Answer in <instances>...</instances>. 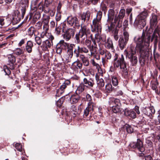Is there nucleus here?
<instances>
[{"label":"nucleus","mask_w":160,"mask_h":160,"mask_svg":"<svg viewBox=\"0 0 160 160\" xmlns=\"http://www.w3.org/2000/svg\"><path fill=\"white\" fill-rule=\"evenodd\" d=\"M90 34V29L87 25L83 23L81 24V28L79 32L76 34L75 37V42L77 44L85 45L87 47L91 45V41L88 38V35Z\"/></svg>","instance_id":"obj_1"},{"label":"nucleus","mask_w":160,"mask_h":160,"mask_svg":"<svg viewBox=\"0 0 160 160\" xmlns=\"http://www.w3.org/2000/svg\"><path fill=\"white\" fill-rule=\"evenodd\" d=\"M102 16V12L100 11H98L96 17L92 21V25H91V31L93 32H96L95 38L98 41H100V37L99 35V32L101 31L102 26L101 19Z\"/></svg>","instance_id":"obj_2"},{"label":"nucleus","mask_w":160,"mask_h":160,"mask_svg":"<svg viewBox=\"0 0 160 160\" xmlns=\"http://www.w3.org/2000/svg\"><path fill=\"white\" fill-rule=\"evenodd\" d=\"M147 13L146 12H142L140 13L136 18L133 23L134 26L138 28H142L146 25V18Z\"/></svg>","instance_id":"obj_3"},{"label":"nucleus","mask_w":160,"mask_h":160,"mask_svg":"<svg viewBox=\"0 0 160 160\" xmlns=\"http://www.w3.org/2000/svg\"><path fill=\"white\" fill-rule=\"evenodd\" d=\"M114 62L113 65L115 68H118L120 67L121 69L122 70V71H125V73H128L127 70L126 63L124 61V56L122 54L121 57L118 58V57H116L114 59Z\"/></svg>","instance_id":"obj_4"},{"label":"nucleus","mask_w":160,"mask_h":160,"mask_svg":"<svg viewBox=\"0 0 160 160\" xmlns=\"http://www.w3.org/2000/svg\"><path fill=\"white\" fill-rule=\"evenodd\" d=\"M109 103L110 106L112 107V110L114 113H117L121 112V105L119 99L111 97L109 98Z\"/></svg>","instance_id":"obj_5"},{"label":"nucleus","mask_w":160,"mask_h":160,"mask_svg":"<svg viewBox=\"0 0 160 160\" xmlns=\"http://www.w3.org/2000/svg\"><path fill=\"white\" fill-rule=\"evenodd\" d=\"M108 18L107 20V22L110 23V25L109 26L107 24H106V26L109 31L112 30L114 26H116V23H114V18L115 17V12L113 9H109L108 12Z\"/></svg>","instance_id":"obj_6"},{"label":"nucleus","mask_w":160,"mask_h":160,"mask_svg":"<svg viewBox=\"0 0 160 160\" xmlns=\"http://www.w3.org/2000/svg\"><path fill=\"white\" fill-rule=\"evenodd\" d=\"M136 49L137 50V48L135 49L134 47H131L130 50L127 52V57L130 59V61L132 66L136 65L138 62L137 57L134 55L136 53ZM137 51L139 52L138 51Z\"/></svg>","instance_id":"obj_7"},{"label":"nucleus","mask_w":160,"mask_h":160,"mask_svg":"<svg viewBox=\"0 0 160 160\" xmlns=\"http://www.w3.org/2000/svg\"><path fill=\"white\" fill-rule=\"evenodd\" d=\"M125 13V10H120L118 15H115L114 20V23H116V27L120 28L122 26V21Z\"/></svg>","instance_id":"obj_8"},{"label":"nucleus","mask_w":160,"mask_h":160,"mask_svg":"<svg viewBox=\"0 0 160 160\" xmlns=\"http://www.w3.org/2000/svg\"><path fill=\"white\" fill-rule=\"evenodd\" d=\"M67 24L70 26H72L74 25L78 29L81 27V24H80L79 21L76 17L69 16L67 18Z\"/></svg>","instance_id":"obj_9"},{"label":"nucleus","mask_w":160,"mask_h":160,"mask_svg":"<svg viewBox=\"0 0 160 160\" xmlns=\"http://www.w3.org/2000/svg\"><path fill=\"white\" fill-rule=\"evenodd\" d=\"M75 34V29L69 28L65 30L62 36L63 38L66 41H69Z\"/></svg>","instance_id":"obj_10"},{"label":"nucleus","mask_w":160,"mask_h":160,"mask_svg":"<svg viewBox=\"0 0 160 160\" xmlns=\"http://www.w3.org/2000/svg\"><path fill=\"white\" fill-rule=\"evenodd\" d=\"M129 145L132 148H137L139 151L142 152H143L145 150L142 142L139 139H137V141L136 142H131L130 144Z\"/></svg>","instance_id":"obj_11"},{"label":"nucleus","mask_w":160,"mask_h":160,"mask_svg":"<svg viewBox=\"0 0 160 160\" xmlns=\"http://www.w3.org/2000/svg\"><path fill=\"white\" fill-rule=\"evenodd\" d=\"M28 0H21L19 3L18 8L21 11L22 18L24 17L26 9L28 6Z\"/></svg>","instance_id":"obj_12"},{"label":"nucleus","mask_w":160,"mask_h":160,"mask_svg":"<svg viewBox=\"0 0 160 160\" xmlns=\"http://www.w3.org/2000/svg\"><path fill=\"white\" fill-rule=\"evenodd\" d=\"M70 83V82L69 80L65 81L61 85L60 88L57 90L56 96L59 97L64 92V90L67 86H68Z\"/></svg>","instance_id":"obj_13"},{"label":"nucleus","mask_w":160,"mask_h":160,"mask_svg":"<svg viewBox=\"0 0 160 160\" xmlns=\"http://www.w3.org/2000/svg\"><path fill=\"white\" fill-rule=\"evenodd\" d=\"M88 52L89 50L87 48L85 47H80V46L78 45L77 49L76 48L74 50L73 53L75 56L77 58L79 57L80 53H88Z\"/></svg>","instance_id":"obj_14"},{"label":"nucleus","mask_w":160,"mask_h":160,"mask_svg":"<svg viewBox=\"0 0 160 160\" xmlns=\"http://www.w3.org/2000/svg\"><path fill=\"white\" fill-rule=\"evenodd\" d=\"M50 17L48 15H44L42 19V24H43V29L45 30H48L49 29V22Z\"/></svg>","instance_id":"obj_15"},{"label":"nucleus","mask_w":160,"mask_h":160,"mask_svg":"<svg viewBox=\"0 0 160 160\" xmlns=\"http://www.w3.org/2000/svg\"><path fill=\"white\" fill-rule=\"evenodd\" d=\"M82 83L86 88L92 87L93 86L94 83L93 79L90 78L88 79L84 78Z\"/></svg>","instance_id":"obj_16"},{"label":"nucleus","mask_w":160,"mask_h":160,"mask_svg":"<svg viewBox=\"0 0 160 160\" xmlns=\"http://www.w3.org/2000/svg\"><path fill=\"white\" fill-rule=\"evenodd\" d=\"M8 57L9 62L8 65H10V69L13 70L14 68V64L16 61L15 58L12 54L8 55Z\"/></svg>","instance_id":"obj_17"},{"label":"nucleus","mask_w":160,"mask_h":160,"mask_svg":"<svg viewBox=\"0 0 160 160\" xmlns=\"http://www.w3.org/2000/svg\"><path fill=\"white\" fill-rule=\"evenodd\" d=\"M90 13L89 11H87L86 12H84L81 15V19L82 20L81 24L83 23L84 24V22L86 21H88L90 19ZM88 26V24H87Z\"/></svg>","instance_id":"obj_18"},{"label":"nucleus","mask_w":160,"mask_h":160,"mask_svg":"<svg viewBox=\"0 0 160 160\" xmlns=\"http://www.w3.org/2000/svg\"><path fill=\"white\" fill-rule=\"evenodd\" d=\"M125 115L132 118H135L136 117V113L132 110L125 109L124 110Z\"/></svg>","instance_id":"obj_19"},{"label":"nucleus","mask_w":160,"mask_h":160,"mask_svg":"<svg viewBox=\"0 0 160 160\" xmlns=\"http://www.w3.org/2000/svg\"><path fill=\"white\" fill-rule=\"evenodd\" d=\"M12 20L13 22L14 21L15 23H17L20 20V13L18 10L14 11L12 14Z\"/></svg>","instance_id":"obj_20"},{"label":"nucleus","mask_w":160,"mask_h":160,"mask_svg":"<svg viewBox=\"0 0 160 160\" xmlns=\"http://www.w3.org/2000/svg\"><path fill=\"white\" fill-rule=\"evenodd\" d=\"M80 98V96L76 93V94L72 95L70 98V101L71 103L74 104L78 102Z\"/></svg>","instance_id":"obj_21"},{"label":"nucleus","mask_w":160,"mask_h":160,"mask_svg":"<svg viewBox=\"0 0 160 160\" xmlns=\"http://www.w3.org/2000/svg\"><path fill=\"white\" fill-rule=\"evenodd\" d=\"M144 112L145 114L151 118L152 114L154 113L155 111L153 108L150 107L146 108L144 111Z\"/></svg>","instance_id":"obj_22"},{"label":"nucleus","mask_w":160,"mask_h":160,"mask_svg":"<svg viewBox=\"0 0 160 160\" xmlns=\"http://www.w3.org/2000/svg\"><path fill=\"white\" fill-rule=\"evenodd\" d=\"M128 41L124 39L123 37H121L119 40L118 45L120 48L122 50L126 46Z\"/></svg>","instance_id":"obj_23"},{"label":"nucleus","mask_w":160,"mask_h":160,"mask_svg":"<svg viewBox=\"0 0 160 160\" xmlns=\"http://www.w3.org/2000/svg\"><path fill=\"white\" fill-rule=\"evenodd\" d=\"M33 47V43L31 41H28L25 46V49L29 53H30L32 52V48Z\"/></svg>","instance_id":"obj_24"},{"label":"nucleus","mask_w":160,"mask_h":160,"mask_svg":"<svg viewBox=\"0 0 160 160\" xmlns=\"http://www.w3.org/2000/svg\"><path fill=\"white\" fill-rule=\"evenodd\" d=\"M95 78L96 81H97V83L98 86L99 88H102L104 86V80L102 79H99L98 76L97 74L95 75Z\"/></svg>","instance_id":"obj_25"},{"label":"nucleus","mask_w":160,"mask_h":160,"mask_svg":"<svg viewBox=\"0 0 160 160\" xmlns=\"http://www.w3.org/2000/svg\"><path fill=\"white\" fill-rule=\"evenodd\" d=\"M105 45L106 48L108 49H113V48L112 42L110 38L107 39V41L105 43Z\"/></svg>","instance_id":"obj_26"},{"label":"nucleus","mask_w":160,"mask_h":160,"mask_svg":"<svg viewBox=\"0 0 160 160\" xmlns=\"http://www.w3.org/2000/svg\"><path fill=\"white\" fill-rule=\"evenodd\" d=\"M36 31V29L34 27L31 26L28 29L27 34L31 37L33 34H35V33Z\"/></svg>","instance_id":"obj_27"},{"label":"nucleus","mask_w":160,"mask_h":160,"mask_svg":"<svg viewBox=\"0 0 160 160\" xmlns=\"http://www.w3.org/2000/svg\"><path fill=\"white\" fill-rule=\"evenodd\" d=\"M68 43L65 42L64 40H61L57 44L58 47H60L62 49H65L67 45H68Z\"/></svg>","instance_id":"obj_28"},{"label":"nucleus","mask_w":160,"mask_h":160,"mask_svg":"<svg viewBox=\"0 0 160 160\" xmlns=\"http://www.w3.org/2000/svg\"><path fill=\"white\" fill-rule=\"evenodd\" d=\"M157 22V16L155 15H152V18L150 20L151 26L153 28L156 25Z\"/></svg>","instance_id":"obj_29"},{"label":"nucleus","mask_w":160,"mask_h":160,"mask_svg":"<svg viewBox=\"0 0 160 160\" xmlns=\"http://www.w3.org/2000/svg\"><path fill=\"white\" fill-rule=\"evenodd\" d=\"M13 54L18 56H20L24 54V51L20 48H17L13 51Z\"/></svg>","instance_id":"obj_30"},{"label":"nucleus","mask_w":160,"mask_h":160,"mask_svg":"<svg viewBox=\"0 0 160 160\" xmlns=\"http://www.w3.org/2000/svg\"><path fill=\"white\" fill-rule=\"evenodd\" d=\"M85 87L81 82L77 88L76 91V93L80 94L82 92L84 91Z\"/></svg>","instance_id":"obj_31"},{"label":"nucleus","mask_w":160,"mask_h":160,"mask_svg":"<svg viewBox=\"0 0 160 160\" xmlns=\"http://www.w3.org/2000/svg\"><path fill=\"white\" fill-rule=\"evenodd\" d=\"M40 0H33L31 2V7L32 9L36 11L37 10V4Z\"/></svg>","instance_id":"obj_32"},{"label":"nucleus","mask_w":160,"mask_h":160,"mask_svg":"<svg viewBox=\"0 0 160 160\" xmlns=\"http://www.w3.org/2000/svg\"><path fill=\"white\" fill-rule=\"evenodd\" d=\"M73 64V66L76 67V68L77 69H81L82 68V63L78 60L74 62Z\"/></svg>","instance_id":"obj_33"},{"label":"nucleus","mask_w":160,"mask_h":160,"mask_svg":"<svg viewBox=\"0 0 160 160\" xmlns=\"http://www.w3.org/2000/svg\"><path fill=\"white\" fill-rule=\"evenodd\" d=\"M34 39L36 43L39 46L41 45L42 42V38L41 37L38 36L37 35H35L34 34Z\"/></svg>","instance_id":"obj_34"},{"label":"nucleus","mask_w":160,"mask_h":160,"mask_svg":"<svg viewBox=\"0 0 160 160\" xmlns=\"http://www.w3.org/2000/svg\"><path fill=\"white\" fill-rule=\"evenodd\" d=\"M42 46L43 47H45L46 48H48L51 47V44L48 40L46 39V40L42 42Z\"/></svg>","instance_id":"obj_35"},{"label":"nucleus","mask_w":160,"mask_h":160,"mask_svg":"<svg viewBox=\"0 0 160 160\" xmlns=\"http://www.w3.org/2000/svg\"><path fill=\"white\" fill-rule=\"evenodd\" d=\"M124 128H125L127 132L128 133H131L133 132V129L132 128L131 126L128 124H126L124 126Z\"/></svg>","instance_id":"obj_36"},{"label":"nucleus","mask_w":160,"mask_h":160,"mask_svg":"<svg viewBox=\"0 0 160 160\" xmlns=\"http://www.w3.org/2000/svg\"><path fill=\"white\" fill-rule=\"evenodd\" d=\"M43 31L41 32L40 34V36L41 38L42 39H46L48 38L47 37V34L48 33H47V31L48 30H43Z\"/></svg>","instance_id":"obj_37"},{"label":"nucleus","mask_w":160,"mask_h":160,"mask_svg":"<svg viewBox=\"0 0 160 160\" xmlns=\"http://www.w3.org/2000/svg\"><path fill=\"white\" fill-rule=\"evenodd\" d=\"M105 90L106 92L110 93L112 91V85L111 84H108L105 86Z\"/></svg>","instance_id":"obj_38"},{"label":"nucleus","mask_w":160,"mask_h":160,"mask_svg":"<svg viewBox=\"0 0 160 160\" xmlns=\"http://www.w3.org/2000/svg\"><path fill=\"white\" fill-rule=\"evenodd\" d=\"M64 98L65 97H62L57 102L56 104L57 106L60 107L61 106L63 103Z\"/></svg>","instance_id":"obj_39"},{"label":"nucleus","mask_w":160,"mask_h":160,"mask_svg":"<svg viewBox=\"0 0 160 160\" xmlns=\"http://www.w3.org/2000/svg\"><path fill=\"white\" fill-rule=\"evenodd\" d=\"M112 83L114 86H116L118 84V81L117 77L113 76L112 77Z\"/></svg>","instance_id":"obj_40"},{"label":"nucleus","mask_w":160,"mask_h":160,"mask_svg":"<svg viewBox=\"0 0 160 160\" xmlns=\"http://www.w3.org/2000/svg\"><path fill=\"white\" fill-rule=\"evenodd\" d=\"M3 71L6 75H9L11 73V71L10 70L6 65H5L3 67Z\"/></svg>","instance_id":"obj_41"},{"label":"nucleus","mask_w":160,"mask_h":160,"mask_svg":"<svg viewBox=\"0 0 160 160\" xmlns=\"http://www.w3.org/2000/svg\"><path fill=\"white\" fill-rule=\"evenodd\" d=\"M62 30V27L60 26H57V23L56 24V27L55 28V32L57 35L60 34Z\"/></svg>","instance_id":"obj_42"},{"label":"nucleus","mask_w":160,"mask_h":160,"mask_svg":"<svg viewBox=\"0 0 160 160\" xmlns=\"http://www.w3.org/2000/svg\"><path fill=\"white\" fill-rule=\"evenodd\" d=\"M118 30L116 29L113 32V37L115 40L117 41L118 39Z\"/></svg>","instance_id":"obj_43"},{"label":"nucleus","mask_w":160,"mask_h":160,"mask_svg":"<svg viewBox=\"0 0 160 160\" xmlns=\"http://www.w3.org/2000/svg\"><path fill=\"white\" fill-rule=\"evenodd\" d=\"M75 46V45L73 44L68 43V45L66 47L67 48V51H73V49Z\"/></svg>","instance_id":"obj_44"},{"label":"nucleus","mask_w":160,"mask_h":160,"mask_svg":"<svg viewBox=\"0 0 160 160\" xmlns=\"http://www.w3.org/2000/svg\"><path fill=\"white\" fill-rule=\"evenodd\" d=\"M88 48L90 52V54H89L88 55L90 56H92L94 53V49L95 48V47H94L93 45H92L90 46V47H88Z\"/></svg>","instance_id":"obj_45"},{"label":"nucleus","mask_w":160,"mask_h":160,"mask_svg":"<svg viewBox=\"0 0 160 160\" xmlns=\"http://www.w3.org/2000/svg\"><path fill=\"white\" fill-rule=\"evenodd\" d=\"M118 2V0H115L113 2H111L110 4V8H113L116 6H118V3H117Z\"/></svg>","instance_id":"obj_46"},{"label":"nucleus","mask_w":160,"mask_h":160,"mask_svg":"<svg viewBox=\"0 0 160 160\" xmlns=\"http://www.w3.org/2000/svg\"><path fill=\"white\" fill-rule=\"evenodd\" d=\"M124 36V39L128 41L129 39V34L128 32L126 31H124L123 33Z\"/></svg>","instance_id":"obj_47"},{"label":"nucleus","mask_w":160,"mask_h":160,"mask_svg":"<svg viewBox=\"0 0 160 160\" xmlns=\"http://www.w3.org/2000/svg\"><path fill=\"white\" fill-rule=\"evenodd\" d=\"M15 147L17 150L21 151L22 148V145L19 143H17L15 145Z\"/></svg>","instance_id":"obj_48"},{"label":"nucleus","mask_w":160,"mask_h":160,"mask_svg":"<svg viewBox=\"0 0 160 160\" xmlns=\"http://www.w3.org/2000/svg\"><path fill=\"white\" fill-rule=\"evenodd\" d=\"M93 103L92 102H88V107L86 108L89 111L93 110Z\"/></svg>","instance_id":"obj_49"},{"label":"nucleus","mask_w":160,"mask_h":160,"mask_svg":"<svg viewBox=\"0 0 160 160\" xmlns=\"http://www.w3.org/2000/svg\"><path fill=\"white\" fill-rule=\"evenodd\" d=\"M6 20L3 18L0 19V24L2 26L5 25L6 26H8V24H6Z\"/></svg>","instance_id":"obj_50"},{"label":"nucleus","mask_w":160,"mask_h":160,"mask_svg":"<svg viewBox=\"0 0 160 160\" xmlns=\"http://www.w3.org/2000/svg\"><path fill=\"white\" fill-rule=\"evenodd\" d=\"M83 65L85 66H88L89 64V62L88 59L86 58L82 61Z\"/></svg>","instance_id":"obj_51"},{"label":"nucleus","mask_w":160,"mask_h":160,"mask_svg":"<svg viewBox=\"0 0 160 160\" xmlns=\"http://www.w3.org/2000/svg\"><path fill=\"white\" fill-rule=\"evenodd\" d=\"M104 56L105 58L108 59H110L111 57V53L108 52H105Z\"/></svg>","instance_id":"obj_52"},{"label":"nucleus","mask_w":160,"mask_h":160,"mask_svg":"<svg viewBox=\"0 0 160 160\" xmlns=\"http://www.w3.org/2000/svg\"><path fill=\"white\" fill-rule=\"evenodd\" d=\"M71 109L72 111L73 112V113L74 114L76 115L77 112L76 107L74 105H73L71 106Z\"/></svg>","instance_id":"obj_53"},{"label":"nucleus","mask_w":160,"mask_h":160,"mask_svg":"<svg viewBox=\"0 0 160 160\" xmlns=\"http://www.w3.org/2000/svg\"><path fill=\"white\" fill-rule=\"evenodd\" d=\"M90 111L86 108L84 111L83 117H87Z\"/></svg>","instance_id":"obj_54"},{"label":"nucleus","mask_w":160,"mask_h":160,"mask_svg":"<svg viewBox=\"0 0 160 160\" xmlns=\"http://www.w3.org/2000/svg\"><path fill=\"white\" fill-rule=\"evenodd\" d=\"M91 62L93 66L96 67V68L98 69H99V68H100L99 64L96 63L94 59H92L91 60Z\"/></svg>","instance_id":"obj_55"},{"label":"nucleus","mask_w":160,"mask_h":160,"mask_svg":"<svg viewBox=\"0 0 160 160\" xmlns=\"http://www.w3.org/2000/svg\"><path fill=\"white\" fill-rule=\"evenodd\" d=\"M40 14L38 12H36L33 16L34 18L37 20L40 18Z\"/></svg>","instance_id":"obj_56"},{"label":"nucleus","mask_w":160,"mask_h":160,"mask_svg":"<svg viewBox=\"0 0 160 160\" xmlns=\"http://www.w3.org/2000/svg\"><path fill=\"white\" fill-rule=\"evenodd\" d=\"M38 8L42 11L44 10V6L43 5V3L42 2H40L38 4Z\"/></svg>","instance_id":"obj_57"},{"label":"nucleus","mask_w":160,"mask_h":160,"mask_svg":"<svg viewBox=\"0 0 160 160\" xmlns=\"http://www.w3.org/2000/svg\"><path fill=\"white\" fill-rule=\"evenodd\" d=\"M101 8H102V10L105 11L107 10V7L106 5L103 3V2H102L100 5Z\"/></svg>","instance_id":"obj_58"},{"label":"nucleus","mask_w":160,"mask_h":160,"mask_svg":"<svg viewBox=\"0 0 160 160\" xmlns=\"http://www.w3.org/2000/svg\"><path fill=\"white\" fill-rule=\"evenodd\" d=\"M61 13H57L56 16V20L57 21H58L61 19Z\"/></svg>","instance_id":"obj_59"},{"label":"nucleus","mask_w":160,"mask_h":160,"mask_svg":"<svg viewBox=\"0 0 160 160\" xmlns=\"http://www.w3.org/2000/svg\"><path fill=\"white\" fill-rule=\"evenodd\" d=\"M86 98L87 101L89 102H92V97L89 94H88L86 95Z\"/></svg>","instance_id":"obj_60"},{"label":"nucleus","mask_w":160,"mask_h":160,"mask_svg":"<svg viewBox=\"0 0 160 160\" xmlns=\"http://www.w3.org/2000/svg\"><path fill=\"white\" fill-rule=\"evenodd\" d=\"M57 49H56V52L58 54H60L62 50V49L60 47H58L57 46H56Z\"/></svg>","instance_id":"obj_61"},{"label":"nucleus","mask_w":160,"mask_h":160,"mask_svg":"<svg viewBox=\"0 0 160 160\" xmlns=\"http://www.w3.org/2000/svg\"><path fill=\"white\" fill-rule=\"evenodd\" d=\"M158 84V83H152V88L153 90H155L157 88Z\"/></svg>","instance_id":"obj_62"},{"label":"nucleus","mask_w":160,"mask_h":160,"mask_svg":"<svg viewBox=\"0 0 160 160\" xmlns=\"http://www.w3.org/2000/svg\"><path fill=\"white\" fill-rule=\"evenodd\" d=\"M67 53L69 58H72L73 55V51H67Z\"/></svg>","instance_id":"obj_63"},{"label":"nucleus","mask_w":160,"mask_h":160,"mask_svg":"<svg viewBox=\"0 0 160 160\" xmlns=\"http://www.w3.org/2000/svg\"><path fill=\"white\" fill-rule=\"evenodd\" d=\"M25 39H22L18 43V46L19 47L21 46L23 44L25 43Z\"/></svg>","instance_id":"obj_64"}]
</instances>
